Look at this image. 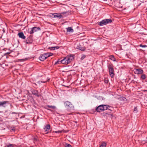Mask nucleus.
<instances>
[{"label":"nucleus","instance_id":"nucleus-45","mask_svg":"<svg viewBox=\"0 0 147 147\" xmlns=\"http://www.w3.org/2000/svg\"><path fill=\"white\" fill-rule=\"evenodd\" d=\"M68 28H71V27H68Z\"/></svg>","mask_w":147,"mask_h":147},{"label":"nucleus","instance_id":"nucleus-5","mask_svg":"<svg viewBox=\"0 0 147 147\" xmlns=\"http://www.w3.org/2000/svg\"><path fill=\"white\" fill-rule=\"evenodd\" d=\"M74 55H67L66 57L64 58L67 64L69 63L74 59Z\"/></svg>","mask_w":147,"mask_h":147},{"label":"nucleus","instance_id":"nucleus-28","mask_svg":"<svg viewBox=\"0 0 147 147\" xmlns=\"http://www.w3.org/2000/svg\"><path fill=\"white\" fill-rule=\"evenodd\" d=\"M62 130H61V131L59 130L58 131H55V132L56 133L59 134V133H61L62 132Z\"/></svg>","mask_w":147,"mask_h":147},{"label":"nucleus","instance_id":"nucleus-38","mask_svg":"<svg viewBox=\"0 0 147 147\" xmlns=\"http://www.w3.org/2000/svg\"><path fill=\"white\" fill-rule=\"evenodd\" d=\"M84 58V57H82L81 59H82V58Z\"/></svg>","mask_w":147,"mask_h":147},{"label":"nucleus","instance_id":"nucleus-36","mask_svg":"<svg viewBox=\"0 0 147 147\" xmlns=\"http://www.w3.org/2000/svg\"><path fill=\"white\" fill-rule=\"evenodd\" d=\"M59 61H58L55 63V64H57V63H58Z\"/></svg>","mask_w":147,"mask_h":147},{"label":"nucleus","instance_id":"nucleus-11","mask_svg":"<svg viewBox=\"0 0 147 147\" xmlns=\"http://www.w3.org/2000/svg\"><path fill=\"white\" fill-rule=\"evenodd\" d=\"M9 102L8 101H0V107H5V105L9 103Z\"/></svg>","mask_w":147,"mask_h":147},{"label":"nucleus","instance_id":"nucleus-23","mask_svg":"<svg viewBox=\"0 0 147 147\" xmlns=\"http://www.w3.org/2000/svg\"><path fill=\"white\" fill-rule=\"evenodd\" d=\"M146 75L144 74H142L141 76V78L143 79L144 80L146 78Z\"/></svg>","mask_w":147,"mask_h":147},{"label":"nucleus","instance_id":"nucleus-42","mask_svg":"<svg viewBox=\"0 0 147 147\" xmlns=\"http://www.w3.org/2000/svg\"><path fill=\"white\" fill-rule=\"evenodd\" d=\"M71 113H69L68 114V115H71Z\"/></svg>","mask_w":147,"mask_h":147},{"label":"nucleus","instance_id":"nucleus-40","mask_svg":"<svg viewBox=\"0 0 147 147\" xmlns=\"http://www.w3.org/2000/svg\"><path fill=\"white\" fill-rule=\"evenodd\" d=\"M3 31L4 32V29H3Z\"/></svg>","mask_w":147,"mask_h":147},{"label":"nucleus","instance_id":"nucleus-41","mask_svg":"<svg viewBox=\"0 0 147 147\" xmlns=\"http://www.w3.org/2000/svg\"><path fill=\"white\" fill-rule=\"evenodd\" d=\"M34 84H35L36 85H37V84L35 83H34Z\"/></svg>","mask_w":147,"mask_h":147},{"label":"nucleus","instance_id":"nucleus-3","mask_svg":"<svg viewBox=\"0 0 147 147\" xmlns=\"http://www.w3.org/2000/svg\"><path fill=\"white\" fill-rule=\"evenodd\" d=\"M112 22L111 19H106L102 20L101 21L98 22V25L100 26H103L110 24Z\"/></svg>","mask_w":147,"mask_h":147},{"label":"nucleus","instance_id":"nucleus-31","mask_svg":"<svg viewBox=\"0 0 147 147\" xmlns=\"http://www.w3.org/2000/svg\"><path fill=\"white\" fill-rule=\"evenodd\" d=\"M54 47V50H55V49H58L59 48V47L57 46H55V47Z\"/></svg>","mask_w":147,"mask_h":147},{"label":"nucleus","instance_id":"nucleus-15","mask_svg":"<svg viewBox=\"0 0 147 147\" xmlns=\"http://www.w3.org/2000/svg\"><path fill=\"white\" fill-rule=\"evenodd\" d=\"M40 30V28H32V29L31 30V31H30V34H32L34 32L38 30Z\"/></svg>","mask_w":147,"mask_h":147},{"label":"nucleus","instance_id":"nucleus-14","mask_svg":"<svg viewBox=\"0 0 147 147\" xmlns=\"http://www.w3.org/2000/svg\"><path fill=\"white\" fill-rule=\"evenodd\" d=\"M32 94L37 96V97H39L40 95L39 94V92L38 90H33L32 91Z\"/></svg>","mask_w":147,"mask_h":147},{"label":"nucleus","instance_id":"nucleus-30","mask_svg":"<svg viewBox=\"0 0 147 147\" xmlns=\"http://www.w3.org/2000/svg\"><path fill=\"white\" fill-rule=\"evenodd\" d=\"M65 147H72L69 144H66Z\"/></svg>","mask_w":147,"mask_h":147},{"label":"nucleus","instance_id":"nucleus-27","mask_svg":"<svg viewBox=\"0 0 147 147\" xmlns=\"http://www.w3.org/2000/svg\"><path fill=\"white\" fill-rule=\"evenodd\" d=\"M7 147H13V146L12 144H9L7 145Z\"/></svg>","mask_w":147,"mask_h":147},{"label":"nucleus","instance_id":"nucleus-18","mask_svg":"<svg viewBox=\"0 0 147 147\" xmlns=\"http://www.w3.org/2000/svg\"><path fill=\"white\" fill-rule=\"evenodd\" d=\"M67 34H69L74 32V30L72 28H66Z\"/></svg>","mask_w":147,"mask_h":147},{"label":"nucleus","instance_id":"nucleus-22","mask_svg":"<svg viewBox=\"0 0 147 147\" xmlns=\"http://www.w3.org/2000/svg\"><path fill=\"white\" fill-rule=\"evenodd\" d=\"M78 49L82 51H84L85 50V48L84 47H80L78 48Z\"/></svg>","mask_w":147,"mask_h":147},{"label":"nucleus","instance_id":"nucleus-2","mask_svg":"<svg viewBox=\"0 0 147 147\" xmlns=\"http://www.w3.org/2000/svg\"><path fill=\"white\" fill-rule=\"evenodd\" d=\"M53 54L51 53H47L41 54L39 57V59L41 61H44L48 57L53 55Z\"/></svg>","mask_w":147,"mask_h":147},{"label":"nucleus","instance_id":"nucleus-7","mask_svg":"<svg viewBox=\"0 0 147 147\" xmlns=\"http://www.w3.org/2000/svg\"><path fill=\"white\" fill-rule=\"evenodd\" d=\"M60 13L61 16V18H62L66 17L69 15L70 14V12L69 11H68L61 12Z\"/></svg>","mask_w":147,"mask_h":147},{"label":"nucleus","instance_id":"nucleus-6","mask_svg":"<svg viewBox=\"0 0 147 147\" xmlns=\"http://www.w3.org/2000/svg\"><path fill=\"white\" fill-rule=\"evenodd\" d=\"M64 105L65 107L68 110L74 108L72 104L68 101L65 102H64Z\"/></svg>","mask_w":147,"mask_h":147},{"label":"nucleus","instance_id":"nucleus-35","mask_svg":"<svg viewBox=\"0 0 147 147\" xmlns=\"http://www.w3.org/2000/svg\"><path fill=\"white\" fill-rule=\"evenodd\" d=\"M109 113H111V109H109Z\"/></svg>","mask_w":147,"mask_h":147},{"label":"nucleus","instance_id":"nucleus-17","mask_svg":"<svg viewBox=\"0 0 147 147\" xmlns=\"http://www.w3.org/2000/svg\"><path fill=\"white\" fill-rule=\"evenodd\" d=\"M55 18H58L59 19H61V16L60 13H55Z\"/></svg>","mask_w":147,"mask_h":147},{"label":"nucleus","instance_id":"nucleus-29","mask_svg":"<svg viewBox=\"0 0 147 147\" xmlns=\"http://www.w3.org/2000/svg\"><path fill=\"white\" fill-rule=\"evenodd\" d=\"M140 46L142 47H146L147 46L146 45H143L142 44L140 45Z\"/></svg>","mask_w":147,"mask_h":147},{"label":"nucleus","instance_id":"nucleus-44","mask_svg":"<svg viewBox=\"0 0 147 147\" xmlns=\"http://www.w3.org/2000/svg\"><path fill=\"white\" fill-rule=\"evenodd\" d=\"M67 87L68 88H69V86H67Z\"/></svg>","mask_w":147,"mask_h":147},{"label":"nucleus","instance_id":"nucleus-16","mask_svg":"<svg viewBox=\"0 0 147 147\" xmlns=\"http://www.w3.org/2000/svg\"><path fill=\"white\" fill-rule=\"evenodd\" d=\"M49 79H47L45 80L38 81L37 82V83L38 84H39V85H40V84L41 83H45L49 81Z\"/></svg>","mask_w":147,"mask_h":147},{"label":"nucleus","instance_id":"nucleus-12","mask_svg":"<svg viewBox=\"0 0 147 147\" xmlns=\"http://www.w3.org/2000/svg\"><path fill=\"white\" fill-rule=\"evenodd\" d=\"M50 129V126L49 124H47L44 127V129L45 130L46 132V134H47L48 133V131H47L48 130Z\"/></svg>","mask_w":147,"mask_h":147},{"label":"nucleus","instance_id":"nucleus-33","mask_svg":"<svg viewBox=\"0 0 147 147\" xmlns=\"http://www.w3.org/2000/svg\"><path fill=\"white\" fill-rule=\"evenodd\" d=\"M18 113H16V112H12L11 113V114H17Z\"/></svg>","mask_w":147,"mask_h":147},{"label":"nucleus","instance_id":"nucleus-37","mask_svg":"<svg viewBox=\"0 0 147 147\" xmlns=\"http://www.w3.org/2000/svg\"><path fill=\"white\" fill-rule=\"evenodd\" d=\"M75 122L76 123H77V121H75Z\"/></svg>","mask_w":147,"mask_h":147},{"label":"nucleus","instance_id":"nucleus-21","mask_svg":"<svg viewBox=\"0 0 147 147\" xmlns=\"http://www.w3.org/2000/svg\"><path fill=\"white\" fill-rule=\"evenodd\" d=\"M110 59L113 61H115V59L114 57V56L111 55L110 57Z\"/></svg>","mask_w":147,"mask_h":147},{"label":"nucleus","instance_id":"nucleus-39","mask_svg":"<svg viewBox=\"0 0 147 147\" xmlns=\"http://www.w3.org/2000/svg\"><path fill=\"white\" fill-rule=\"evenodd\" d=\"M105 113L106 114H109L107 113Z\"/></svg>","mask_w":147,"mask_h":147},{"label":"nucleus","instance_id":"nucleus-1","mask_svg":"<svg viewBox=\"0 0 147 147\" xmlns=\"http://www.w3.org/2000/svg\"><path fill=\"white\" fill-rule=\"evenodd\" d=\"M110 107L109 105H101L98 106L96 109V110L98 112H101L108 109L109 107Z\"/></svg>","mask_w":147,"mask_h":147},{"label":"nucleus","instance_id":"nucleus-10","mask_svg":"<svg viewBox=\"0 0 147 147\" xmlns=\"http://www.w3.org/2000/svg\"><path fill=\"white\" fill-rule=\"evenodd\" d=\"M44 108L47 110L51 111V112H53V111L52 110L49 109L48 108L54 109L56 108V107L54 106L47 105Z\"/></svg>","mask_w":147,"mask_h":147},{"label":"nucleus","instance_id":"nucleus-26","mask_svg":"<svg viewBox=\"0 0 147 147\" xmlns=\"http://www.w3.org/2000/svg\"><path fill=\"white\" fill-rule=\"evenodd\" d=\"M49 49H50L51 50H54V47H49L48 48Z\"/></svg>","mask_w":147,"mask_h":147},{"label":"nucleus","instance_id":"nucleus-4","mask_svg":"<svg viewBox=\"0 0 147 147\" xmlns=\"http://www.w3.org/2000/svg\"><path fill=\"white\" fill-rule=\"evenodd\" d=\"M109 69L110 76L112 78L114 76V71L112 65L109 64L107 65Z\"/></svg>","mask_w":147,"mask_h":147},{"label":"nucleus","instance_id":"nucleus-9","mask_svg":"<svg viewBox=\"0 0 147 147\" xmlns=\"http://www.w3.org/2000/svg\"><path fill=\"white\" fill-rule=\"evenodd\" d=\"M33 41L32 36H30L27 38L25 42L27 44H31Z\"/></svg>","mask_w":147,"mask_h":147},{"label":"nucleus","instance_id":"nucleus-19","mask_svg":"<svg viewBox=\"0 0 147 147\" xmlns=\"http://www.w3.org/2000/svg\"><path fill=\"white\" fill-rule=\"evenodd\" d=\"M60 62H61V63H62L63 64H65V65L67 64L66 61V60H65V59H64V58L63 59L61 60Z\"/></svg>","mask_w":147,"mask_h":147},{"label":"nucleus","instance_id":"nucleus-25","mask_svg":"<svg viewBox=\"0 0 147 147\" xmlns=\"http://www.w3.org/2000/svg\"><path fill=\"white\" fill-rule=\"evenodd\" d=\"M55 13H51V14L50 16H51L52 18H55Z\"/></svg>","mask_w":147,"mask_h":147},{"label":"nucleus","instance_id":"nucleus-34","mask_svg":"<svg viewBox=\"0 0 147 147\" xmlns=\"http://www.w3.org/2000/svg\"><path fill=\"white\" fill-rule=\"evenodd\" d=\"M143 91L144 92H147V90H143Z\"/></svg>","mask_w":147,"mask_h":147},{"label":"nucleus","instance_id":"nucleus-43","mask_svg":"<svg viewBox=\"0 0 147 147\" xmlns=\"http://www.w3.org/2000/svg\"><path fill=\"white\" fill-rule=\"evenodd\" d=\"M33 28H37L36 27H33Z\"/></svg>","mask_w":147,"mask_h":147},{"label":"nucleus","instance_id":"nucleus-13","mask_svg":"<svg viewBox=\"0 0 147 147\" xmlns=\"http://www.w3.org/2000/svg\"><path fill=\"white\" fill-rule=\"evenodd\" d=\"M19 37L22 38L23 39H25L26 38V36L24 35L23 32H21L19 33L18 34Z\"/></svg>","mask_w":147,"mask_h":147},{"label":"nucleus","instance_id":"nucleus-20","mask_svg":"<svg viewBox=\"0 0 147 147\" xmlns=\"http://www.w3.org/2000/svg\"><path fill=\"white\" fill-rule=\"evenodd\" d=\"M106 144L104 142L102 143V144L99 147H106Z\"/></svg>","mask_w":147,"mask_h":147},{"label":"nucleus","instance_id":"nucleus-32","mask_svg":"<svg viewBox=\"0 0 147 147\" xmlns=\"http://www.w3.org/2000/svg\"><path fill=\"white\" fill-rule=\"evenodd\" d=\"M104 82H105L106 83H108V80H105V81H104Z\"/></svg>","mask_w":147,"mask_h":147},{"label":"nucleus","instance_id":"nucleus-8","mask_svg":"<svg viewBox=\"0 0 147 147\" xmlns=\"http://www.w3.org/2000/svg\"><path fill=\"white\" fill-rule=\"evenodd\" d=\"M134 72L136 74H143L144 71L142 69H135Z\"/></svg>","mask_w":147,"mask_h":147},{"label":"nucleus","instance_id":"nucleus-24","mask_svg":"<svg viewBox=\"0 0 147 147\" xmlns=\"http://www.w3.org/2000/svg\"><path fill=\"white\" fill-rule=\"evenodd\" d=\"M134 113H136L138 112V110L137 109V107H135L134 110Z\"/></svg>","mask_w":147,"mask_h":147}]
</instances>
